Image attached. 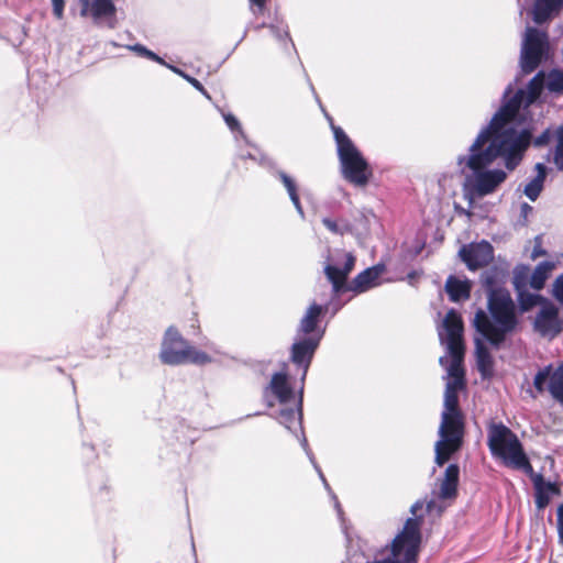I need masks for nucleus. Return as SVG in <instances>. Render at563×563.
<instances>
[{
	"mask_svg": "<svg viewBox=\"0 0 563 563\" xmlns=\"http://www.w3.org/2000/svg\"><path fill=\"white\" fill-rule=\"evenodd\" d=\"M517 75L509 82L498 110L484 125L467 153L460 155L456 164L463 176V199L473 207L477 199L493 195L522 163L532 141V129L525 123L530 119V106L547 88L543 70L537 73L525 87Z\"/></svg>",
	"mask_w": 563,
	"mask_h": 563,
	"instance_id": "f257e3e1",
	"label": "nucleus"
},
{
	"mask_svg": "<svg viewBox=\"0 0 563 563\" xmlns=\"http://www.w3.org/2000/svg\"><path fill=\"white\" fill-rule=\"evenodd\" d=\"M508 277V265H493L482 272L481 284L487 295V311L479 308L473 319V328L478 331L494 330L495 343L510 331H518L520 319L516 302L509 290L504 287Z\"/></svg>",
	"mask_w": 563,
	"mask_h": 563,
	"instance_id": "f03ea898",
	"label": "nucleus"
},
{
	"mask_svg": "<svg viewBox=\"0 0 563 563\" xmlns=\"http://www.w3.org/2000/svg\"><path fill=\"white\" fill-rule=\"evenodd\" d=\"M336 147L340 173L344 180L357 188H364L373 177V169L345 131L328 117Z\"/></svg>",
	"mask_w": 563,
	"mask_h": 563,
	"instance_id": "7ed1b4c3",
	"label": "nucleus"
},
{
	"mask_svg": "<svg viewBox=\"0 0 563 563\" xmlns=\"http://www.w3.org/2000/svg\"><path fill=\"white\" fill-rule=\"evenodd\" d=\"M158 357L163 364L169 366L206 365L212 362L208 353L195 349L174 325L168 327L163 335Z\"/></svg>",
	"mask_w": 563,
	"mask_h": 563,
	"instance_id": "20e7f679",
	"label": "nucleus"
},
{
	"mask_svg": "<svg viewBox=\"0 0 563 563\" xmlns=\"http://www.w3.org/2000/svg\"><path fill=\"white\" fill-rule=\"evenodd\" d=\"M438 434L434 462L438 466H443L463 446L465 422L462 411H442Z\"/></svg>",
	"mask_w": 563,
	"mask_h": 563,
	"instance_id": "39448f33",
	"label": "nucleus"
},
{
	"mask_svg": "<svg viewBox=\"0 0 563 563\" xmlns=\"http://www.w3.org/2000/svg\"><path fill=\"white\" fill-rule=\"evenodd\" d=\"M487 445L492 455L500 459L505 466L525 450L518 435L503 422L490 423L487 430Z\"/></svg>",
	"mask_w": 563,
	"mask_h": 563,
	"instance_id": "423d86ee",
	"label": "nucleus"
},
{
	"mask_svg": "<svg viewBox=\"0 0 563 563\" xmlns=\"http://www.w3.org/2000/svg\"><path fill=\"white\" fill-rule=\"evenodd\" d=\"M549 48L548 35L536 27H528L520 53V73L522 76L534 71Z\"/></svg>",
	"mask_w": 563,
	"mask_h": 563,
	"instance_id": "0eeeda50",
	"label": "nucleus"
},
{
	"mask_svg": "<svg viewBox=\"0 0 563 563\" xmlns=\"http://www.w3.org/2000/svg\"><path fill=\"white\" fill-rule=\"evenodd\" d=\"M463 320L459 311L450 309L439 330L441 344L445 345L451 363H462L464 357Z\"/></svg>",
	"mask_w": 563,
	"mask_h": 563,
	"instance_id": "6e6552de",
	"label": "nucleus"
},
{
	"mask_svg": "<svg viewBox=\"0 0 563 563\" xmlns=\"http://www.w3.org/2000/svg\"><path fill=\"white\" fill-rule=\"evenodd\" d=\"M475 330V336H474V345H475V358H476V367L477 371L481 374V377L483 379H489L493 377L494 374V358L490 354V351L487 346H492L494 350H500L508 336L512 335L517 331H510L506 334H504L503 339L498 341V343L493 342L495 341V331L494 330H483L478 331Z\"/></svg>",
	"mask_w": 563,
	"mask_h": 563,
	"instance_id": "1a4fd4ad",
	"label": "nucleus"
},
{
	"mask_svg": "<svg viewBox=\"0 0 563 563\" xmlns=\"http://www.w3.org/2000/svg\"><path fill=\"white\" fill-rule=\"evenodd\" d=\"M336 257L343 261V265H340L336 260L334 263H327L323 272L327 279L332 285V291L334 295H341L347 292L350 289V283L347 277L355 266V256L352 253L338 252Z\"/></svg>",
	"mask_w": 563,
	"mask_h": 563,
	"instance_id": "9d476101",
	"label": "nucleus"
},
{
	"mask_svg": "<svg viewBox=\"0 0 563 563\" xmlns=\"http://www.w3.org/2000/svg\"><path fill=\"white\" fill-rule=\"evenodd\" d=\"M80 15H90L97 26L113 30L118 26L114 0H80Z\"/></svg>",
	"mask_w": 563,
	"mask_h": 563,
	"instance_id": "9b49d317",
	"label": "nucleus"
},
{
	"mask_svg": "<svg viewBox=\"0 0 563 563\" xmlns=\"http://www.w3.org/2000/svg\"><path fill=\"white\" fill-rule=\"evenodd\" d=\"M533 330L543 338L553 339L563 331V320L559 308L548 300L538 311L533 320Z\"/></svg>",
	"mask_w": 563,
	"mask_h": 563,
	"instance_id": "f8f14e48",
	"label": "nucleus"
},
{
	"mask_svg": "<svg viewBox=\"0 0 563 563\" xmlns=\"http://www.w3.org/2000/svg\"><path fill=\"white\" fill-rule=\"evenodd\" d=\"M459 257L470 271L474 272L488 266L494 260V247L486 240L472 242L462 245L459 250Z\"/></svg>",
	"mask_w": 563,
	"mask_h": 563,
	"instance_id": "ddd939ff",
	"label": "nucleus"
},
{
	"mask_svg": "<svg viewBox=\"0 0 563 563\" xmlns=\"http://www.w3.org/2000/svg\"><path fill=\"white\" fill-rule=\"evenodd\" d=\"M321 342V335L316 336H300L296 340L290 347V361L297 367L302 368L301 380L303 382L312 362L314 353Z\"/></svg>",
	"mask_w": 563,
	"mask_h": 563,
	"instance_id": "4468645a",
	"label": "nucleus"
},
{
	"mask_svg": "<svg viewBox=\"0 0 563 563\" xmlns=\"http://www.w3.org/2000/svg\"><path fill=\"white\" fill-rule=\"evenodd\" d=\"M448 377L452 379L448 380L444 390V402L443 411H461L459 402V390L465 388V372L462 363H450L446 368Z\"/></svg>",
	"mask_w": 563,
	"mask_h": 563,
	"instance_id": "2eb2a0df",
	"label": "nucleus"
},
{
	"mask_svg": "<svg viewBox=\"0 0 563 563\" xmlns=\"http://www.w3.org/2000/svg\"><path fill=\"white\" fill-rule=\"evenodd\" d=\"M328 309L329 303L319 305L317 302H312L300 319L296 329V334L298 336H316L320 334L322 339L324 335V329H321L319 323L321 317L328 311Z\"/></svg>",
	"mask_w": 563,
	"mask_h": 563,
	"instance_id": "dca6fc26",
	"label": "nucleus"
},
{
	"mask_svg": "<svg viewBox=\"0 0 563 563\" xmlns=\"http://www.w3.org/2000/svg\"><path fill=\"white\" fill-rule=\"evenodd\" d=\"M386 266L383 263H378L371 267L365 268L358 273L350 283L349 291L355 294L366 292L380 285V275L385 272Z\"/></svg>",
	"mask_w": 563,
	"mask_h": 563,
	"instance_id": "f3484780",
	"label": "nucleus"
},
{
	"mask_svg": "<svg viewBox=\"0 0 563 563\" xmlns=\"http://www.w3.org/2000/svg\"><path fill=\"white\" fill-rule=\"evenodd\" d=\"M268 390L278 399L282 405H286L294 398V389L289 384L287 374L283 372H277L272 376L271 383L264 391L267 406L273 407L274 402L267 397Z\"/></svg>",
	"mask_w": 563,
	"mask_h": 563,
	"instance_id": "a211bd4d",
	"label": "nucleus"
},
{
	"mask_svg": "<svg viewBox=\"0 0 563 563\" xmlns=\"http://www.w3.org/2000/svg\"><path fill=\"white\" fill-rule=\"evenodd\" d=\"M302 401L303 385L299 389V397L296 401V408H282L278 415L274 417L291 433H296V431L301 430L302 428Z\"/></svg>",
	"mask_w": 563,
	"mask_h": 563,
	"instance_id": "6ab92c4d",
	"label": "nucleus"
},
{
	"mask_svg": "<svg viewBox=\"0 0 563 563\" xmlns=\"http://www.w3.org/2000/svg\"><path fill=\"white\" fill-rule=\"evenodd\" d=\"M563 9V0H534L532 20L542 24L559 14Z\"/></svg>",
	"mask_w": 563,
	"mask_h": 563,
	"instance_id": "aec40b11",
	"label": "nucleus"
},
{
	"mask_svg": "<svg viewBox=\"0 0 563 563\" xmlns=\"http://www.w3.org/2000/svg\"><path fill=\"white\" fill-rule=\"evenodd\" d=\"M534 503L538 509H544L552 495H559L560 488L554 482L545 481L543 475L534 478Z\"/></svg>",
	"mask_w": 563,
	"mask_h": 563,
	"instance_id": "412c9836",
	"label": "nucleus"
},
{
	"mask_svg": "<svg viewBox=\"0 0 563 563\" xmlns=\"http://www.w3.org/2000/svg\"><path fill=\"white\" fill-rule=\"evenodd\" d=\"M445 291L453 302L466 300L471 296L472 283L467 278L461 280L454 275H450L445 282Z\"/></svg>",
	"mask_w": 563,
	"mask_h": 563,
	"instance_id": "4be33fe9",
	"label": "nucleus"
},
{
	"mask_svg": "<svg viewBox=\"0 0 563 563\" xmlns=\"http://www.w3.org/2000/svg\"><path fill=\"white\" fill-rule=\"evenodd\" d=\"M460 481V466L456 463L448 465L444 472V477L441 482L440 497L443 499H451L457 494V485Z\"/></svg>",
	"mask_w": 563,
	"mask_h": 563,
	"instance_id": "5701e85b",
	"label": "nucleus"
},
{
	"mask_svg": "<svg viewBox=\"0 0 563 563\" xmlns=\"http://www.w3.org/2000/svg\"><path fill=\"white\" fill-rule=\"evenodd\" d=\"M517 295V316L531 311L534 307L544 305L549 299L538 292H530L528 289L516 292Z\"/></svg>",
	"mask_w": 563,
	"mask_h": 563,
	"instance_id": "b1692460",
	"label": "nucleus"
},
{
	"mask_svg": "<svg viewBox=\"0 0 563 563\" xmlns=\"http://www.w3.org/2000/svg\"><path fill=\"white\" fill-rule=\"evenodd\" d=\"M554 268V263L551 261L540 262L533 272H530V287L536 291H540L545 286L548 278L552 269Z\"/></svg>",
	"mask_w": 563,
	"mask_h": 563,
	"instance_id": "393cba45",
	"label": "nucleus"
},
{
	"mask_svg": "<svg viewBox=\"0 0 563 563\" xmlns=\"http://www.w3.org/2000/svg\"><path fill=\"white\" fill-rule=\"evenodd\" d=\"M267 29L282 47L287 49L289 44L291 48L295 49V44L289 34L288 24L284 20L276 19L275 22H271L267 25Z\"/></svg>",
	"mask_w": 563,
	"mask_h": 563,
	"instance_id": "a878e982",
	"label": "nucleus"
},
{
	"mask_svg": "<svg viewBox=\"0 0 563 563\" xmlns=\"http://www.w3.org/2000/svg\"><path fill=\"white\" fill-rule=\"evenodd\" d=\"M548 391L560 405L563 406V367L559 365L550 377Z\"/></svg>",
	"mask_w": 563,
	"mask_h": 563,
	"instance_id": "bb28decb",
	"label": "nucleus"
},
{
	"mask_svg": "<svg viewBox=\"0 0 563 563\" xmlns=\"http://www.w3.org/2000/svg\"><path fill=\"white\" fill-rule=\"evenodd\" d=\"M512 285L515 291L526 290L530 286V266L518 264L512 269Z\"/></svg>",
	"mask_w": 563,
	"mask_h": 563,
	"instance_id": "cd10ccee",
	"label": "nucleus"
},
{
	"mask_svg": "<svg viewBox=\"0 0 563 563\" xmlns=\"http://www.w3.org/2000/svg\"><path fill=\"white\" fill-rule=\"evenodd\" d=\"M507 466L522 471L532 479L533 483L537 476L542 475L541 473H536L533 471V467L525 450H522L518 455L514 456V459H511V461L508 462Z\"/></svg>",
	"mask_w": 563,
	"mask_h": 563,
	"instance_id": "c85d7f7f",
	"label": "nucleus"
},
{
	"mask_svg": "<svg viewBox=\"0 0 563 563\" xmlns=\"http://www.w3.org/2000/svg\"><path fill=\"white\" fill-rule=\"evenodd\" d=\"M223 119L231 132L234 133V139L238 143H240V140H242L246 144H250L247 136L245 135L242 125L235 115L232 113H223Z\"/></svg>",
	"mask_w": 563,
	"mask_h": 563,
	"instance_id": "c756f323",
	"label": "nucleus"
},
{
	"mask_svg": "<svg viewBox=\"0 0 563 563\" xmlns=\"http://www.w3.org/2000/svg\"><path fill=\"white\" fill-rule=\"evenodd\" d=\"M545 77L548 90L563 95V70L554 68Z\"/></svg>",
	"mask_w": 563,
	"mask_h": 563,
	"instance_id": "7c9ffc66",
	"label": "nucleus"
},
{
	"mask_svg": "<svg viewBox=\"0 0 563 563\" xmlns=\"http://www.w3.org/2000/svg\"><path fill=\"white\" fill-rule=\"evenodd\" d=\"M323 225L333 234L343 235L352 232V224L345 220H333L331 218L322 219Z\"/></svg>",
	"mask_w": 563,
	"mask_h": 563,
	"instance_id": "2f4dec72",
	"label": "nucleus"
},
{
	"mask_svg": "<svg viewBox=\"0 0 563 563\" xmlns=\"http://www.w3.org/2000/svg\"><path fill=\"white\" fill-rule=\"evenodd\" d=\"M552 375V365H547L542 369L538 371L533 378V386L539 394L544 393L548 389V383Z\"/></svg>",
	"mask_w": 563,
	"mask_h": 563,
	"instance_id": "473e14b6",
	"label": "nucleus"
},
{
	"mask_svg": "<svg viewBox=\"0 0 563 563\" xmlns=\"http://www.w3.org/2000/svg\"><path fill=\"white\" fill-rule=\"evenodd\" d=\"M274 177L278 178L283 183L285 189L288 192L289 199L299 195L295 179L290 177L287 173L280 169H276L274 172Z\"/></svg>",
	"mask_w": 563,
	"mask_h": 563,
	"instance_id": "72a5a7b5",
	"label": "nucleus"
},
{
	"mask_svg": "<svg viewBox=\"0 0 563 563\" xmlns=\"http://www.w3.org/2000/svg\"><path fill=\"white\" fill-rule=\"evenodd\" d=\"M543 186L544 180L534 177L525 186L523 192L529 200L536 201L539 198Z\"/></svg>",
	"mask_w": 563,
	"mask_h": 563,
	"instance_id": "f704fd0d",
	"label": "nucleus"
},
{
	"mask_svg": "<svg viewBox=\"0 0 563 563\" xmlns=\"http://www.w3.org/2000/svg\"><path fill=\"white\" fill-rule=\"evenodd\" d=\"M525 125L530 126L533 130L531 124H527V122H526ZM552 137H553V132L551 131L550 128H548L539 136H537V137L532 136L530 146L533 145L534 147H538V148L547 146L550 143Z\"/></svg>",
	"mask_w": 563,
	"mask_h": 563,
	"instance_id": "c9c22d12",
	"label": "nucleus"
},
{
	"mask_svg": "<svg viewBox=\"0 0 563 563\" xmlns=\"http://www.w3.org/2000/svg\"><path fill=\"white\" fill-rule=\"evenodd\" d=\"M252 147L257 152V161L255 162L258 163L261 166L267 168L274 176V172L277 169L276 162L273 158L268 157L266 154L262 153L257 148V146L252 145Z\"/></svg>",
	"mask_w": 563,
	"mask_h": 563,
	"instance_id": "e433bc0d",
	"label": "nucleus"
},
{
	"mask_svg": "<svg viewBox=\"0 0 563 563\" xmlns=\"http://www.w3.org/2000/svg\"><path fill=\"white\" fill-rule=\"evenodd\" d=\"M424 504H426V501L422 499H418L417 501H415L410 507V512H411L412 517L408 518V519H417V521L419 522L418 523L419 532H421V527H422L424 517H423V515H418V511L423 508Z\"/></svg>",
	"mask_w": 563,
	"mask_h": 563,
	"instance_id": "4c0bfd02",
	"label": "nucleus"
},
{
	"mask_svg": "<svg viewBox=\"0 0 563 563\" xmlns=\"http://www.w3.org/2000/svg\"><path fill=\"white\" fill-rule=\"evenodd\" d=\"M250 11L254 16L264 15L267 8V0H249Z\"/></svg>",
	"mask_w": 563,
	"mask_h": 563,
	"instance_id": "58836bf2",
	"label": "nucleus"
},
{
	"mask_svg": "<svg viewBox=\"0 0 563 563\" xmlns=\"http://www.w3.org/2000/svg\"><path fill=\"white\" fill-rule=\"evenodd\" d=\"M184 79L189 82L195 89H197L205 98H207L208 100H211V96L209 95V92L206 90V88L202 86V84L196 79L195 77L192 76H184Z\"/></svg>",
	"mask_w": 563,
	"mask_h": 563,
	"instance_id": "ea45409f",
	"label": "nucleus"
},
{
	"mask_svg": "<svg viewBox=\"0 0 563 563\" xmlns=\"http://www.w3.org/2000/svg\"><path fill=\"white\" fill-rule=\"evenodd\" d=\"M324 488L327 489V492L329 493V495L331 496V498L333 499L334 501V508L336 510V514H338V517L340 518V520L343 521V510H342V507L338 500V497L335 496V494L332 492L329 483L327 482L325 478H323V482H322Z\"/></svg>",
	"mask_w": 563,
	"mask_h": 563,
	"instance_id": "a19ab883",
	"label": "nucleus"
},
{
	"mask_svg": "<svg viewBox=\"0 0 563 563\" xmlns=\"http://www.w3.org/2000/svg\"><path fill=\"white\" fill-rule=\"evenodd\" d=\"M553 296L558 301L563 302V274L558 276L553 284Z\"/></svg>",
	"mask_w": 563,
	"mask_h": 563,
	"instance_id": "79ce46f5",
	"label": "nucleus"
},
{
	"mask_svg": "<svg viewBox=\"0 0 563 563\" xmlns=\"http://www.w3.org/2000/svg\"><path fill=\"white\" fill-rule=\"evenodd\" d=\"M53 14L60 20L64 16L65 0H52Z\"/></svg>",
	"mask_w": 563,
	"mask_h": 563,
	"instance_id": "37998d69",
	"label": "nucleus"
},
{
	"mask_svg": "<svg viewBox=\"0 0 563 563\" xmlns=\"http://www.w3.org/2000/svg\"><path fill=\"white\" fill-rule=\"evenodd\" d=\"M300 442V445L301 448L303 449L305 452H307L308 450H310L309 448V444H308V440L305 435V432H303V427L301 428V430H298L296 431V433H292Z\"/></svg>",
	"mask_w": 563,
	"mask_h": 563,
	"instance_id": "c03bdc74",
	"label": "nucleus"
},
{
	"mask_svg": "<svg viewBox=\"0 0 563 563\" xmlns=\"http://www.w3.org/2000/svg\"><path fill=\"white\" fill-rule=\"evenodd\" d=\"M534 169L537 172L536 178H539L541 180L545 181L547 174H548V167L543 163H537L534 166Z\"/></svg>",
	"mask_w": 563,
	"mask_h": 563,
	"instance_id": "a18cd8bd",
	"label": "nucleus"
},
{
	"mask_svg": "<svg viewBox=\"0 0 563 563\" xmlns=\"http://www.w3.org/2000/svg\"><path fill=\"white\" fill-rule=\"evenodd\" d=\"M143 57L147 58L150 60H153L155 63H158L161 65L165 64V60L161 56H158L155 52L148 49L147 47L145 49Z\"/></svg>",
	"mask_w": 563,
	"mask_h": 563,
	"instance_id": "49530a36",
	"label": "nucleus"
},
{
	"mask_svg": "<svg viewBox=\"0 0 563 563\" xmlns=\"http://www.w3.org/2000/svg\"><path fill=\"white\" fill-rule=\"evenodd\" d=\"M238 158L241 161L251 159V161L255 162V161H257V152L255 150L253 152L252 151H247V152L240 151L238 154Z\"/></svg>",
	"mask_w": 563,
	"mask_h": 563,
	"instance_id": "de8ad7c7",
	"label": "nucleus"
},
{
	"mask_svg": "<svg viewBox=\"0 0 563 563\" xmlns=\"http://www.w3.org/2000/svg\"><path fill=\"white\" fill-rule=\"evenodd\" d=\"M290 201L292 202L297 213L300 216L301 219H305V211H303V208L301 206V202H300V197L299 195L290 198Z\"/></svg>",
	"mask_w": 563,
	"mask_h": 563,
	"instance_id": "09e8293b",
	"label": "nucleus"
},
{
	"mask_svg": "<svg viewBox=\"0 0 563 563\" xmlns=\"http://www.w3.org/2000/svg\"><path fill=\"white\" fill-rule=\"evenodd\" d=\"M128 49L136 53L139 56L143 57L144 53H145V49H146V46L140 44V43H136V44H133V45H128L126 46Z\"/></svg>",
	"mask_w": 563,
	"mask_h": 563,
	"instance_id": "8fccbe9b",
	"label": "nucleus"
},
{
	"mask_svg": "<svg viewBox=\"0 0 563 563\" xmlns=\"http://www.w3.org/2000/svg\"><path fill=\"white\" fill-rule=\"evenodd\" d=\"M533 211V208L527 203L522 202L520 206V217L525 220H527L528 216Z\"/></svg>",
	"mask_w": 563,
	"mask_h": 563,
	"instance_id": "3c124183",
	"label": "nucleus"
},
{
	"mask_svg": "<svg viewBox=\"0 0 563 563\" xmlns=\"http://www.w3.org/2000/svg\"><path fill=\"white\" fill-rule=\"evenodd\" d=\"M553 161L558 169L563 172V152L561 153L560 156L559 147H555Z\"/></svg>",
	"mask_w": 563,
	"mask_h": 563,
	"instance_id": "603ef678",
	"label": "nucleus"
},
{
	"mask_svg": "<svg viewBox=\"0 0 563 563\" xmlns=\"http://www.w3.org/2000/svg\"><path fill=\"white\" fill-rule=\"evenodd\" d=\"M563 532V503L558 508V534Z\"/></svg>",
	"mask_w": 563,
	"mask_h": 563,
	"instance_id": "864d4df0",
	"label": "nucleus"
},
{
	"mask_svg": "<svg viewBox=\"0 0 563 563\" xmlns=\"http://www.w3.org/2000/svg\"><path fill=\"white\" fill-rule=\"evenodd\" d=\"M369 218H375V214L372 211L360 212V221L364 222V225L368 223Z\"/></svg>",
	"mask_w": 563,
	"mask_h": 563,
	"instance_id": "5fc2aeb1",
	"label": "nucleus"
},
{
	"mask_svg": "<svg viewBox=\"0 0 563 563\" xmlns=\"http://www.w3.org/2000/svg\"><path fill=\"white\" fill-rule=\"evenodd\" d=\"M164 66H166L168 69H170L173 73L179 75L181 78H184V76H189L187 73H185L184 70H181L180 68L174 66V65H170L168 63L165 62V64H163Z\"/></svg>",
	"mask_w": 563,
	"mask_h": 563,
	"instance_id": "6e6d98bb",
	"label": "nucleus"
},
{
	"mask_svg": "<svg viewBox=\"0 0 563 563\" xmlns=\"http://www.w3.org/2000/svg\"><path fill=\"white\" fill-rule=\"evenodd\" d=\"M560 154L563 152V125H561L558 130V144Z\"/></svg>",
	"mask_w": 563,
	"mask_h": 563,
	"instance_id": "4d7b16f0",
	"label": "nucleus"
},
{
	"mask_svg": "<svg viewBox=\"0 0 563 563\" xmlns=\"http://www.w3.org/2000/svg\"><path fill=\"white\" fill-rule=\"evenodd\" d=\"M307 457L309 459L310 463L312 464L313 468L316 471H319V464L316 461L314 454L312 453L311 449L305 452Z\"/></svg>",
	"mask_w": 563,
	"mask_h": 563,
	"instance_id": "13d9d810",
	"label": "nucleus"
},
{
	"mask_svg": "<svg viewBox=\"0 0 563 563\" xmlns=\"http://www.w3.org/2000/svg\"><path fill=\"white\" fill-rule=\"evenodd\" d=\"M545 250H543L541 246H534L531 253L532 258H537L538 256L544 255Z\"/></svg>",
	"mask_w": 563,
	"mask_h": 563,
	"instance_id": "bf43d9fd",
	"label": "nucleus"
},
{
	"mask_svg": "<svg viewBox=\"0 0 563 563\" xmlns=\"http://www.w3.org/2000/svg\"><path fill=\"white\" fill-rule=\"evenodd\" d=\"M251 29V24H247L243 34H241V38L238 41L235 46L233 47V51L240 45V43L246 37L249 30Z\"/></svg>",
	"mask_w": 563,
	"mask_h": 563,
	"instance_id": "052dcab7",
	"label": "nucleus"
},
{
	"mask_svg": "<svg viewBox=\"0 0 563 563\" xmlns=\"http://www.w3.org/2000/svg\"><path fill=\"white\" fill-rule=\"evenodd\" d=\"M251 24V27L255 31H260L261 29H264V27H267V25L269 23H266V22H262V23H257V24H253V23H250Z\"/></svg>",
	"mask_w": 563,
	"mask_h": 563,
	"instance_id": "680f3d73",
	"label": "nucleus"
},
{
	"mask_svg": "<svg viewBox=\"0 0 563 563\" xmlns=\"http://www.w3.org/2000/svg\"><path fill=\"white\" fill-rule=\"evenodd\" d=\"M418 276L419 273L417 271H411L408 273L407 279L409 280V283H412V280H415Z\"/></svg>",
	"mask_w": 563,
	"mask_h": 563,
	"instance_id": "e2e57ef3",
	"label": "nucleus"
},
{
	"mask_svg": "<svg viewBox=\"0 0 563 563\" xmlns=\"http://www.w3.org/2000/svg\"><path fill=\"white\" fill-rule=\"evenodd\" d=\"M427 511L430 512L434 506V501L433 500H429L427 504Z\"/></svg>",
	"mask_w": 563,
	"mask_h": 563,
	"instance_id": "0e129e2a",
	"label": "nucleus"
},
{
	"mask_svg": "<svg viewBox=\"0 0 563 563\" xmlns=\"http://www.w3.org/2000/svg\"><path fill=\"white\" fill-rule=\"evenodd\" d=\"M439 363H440V365L444 366L446 364V356H441L439 358Z\"/></svg>",
	"mask_w": 563,
	"mask_h": 563,
	"instance_id": "69168bd1",
	"label": "nucleus"
},
{
	"mask_svg": "<svg viewBox=\"0 0 563 563\" xmlns=\"http://www.w3.org/2000/svg\"><path fill=\"white\" fill-rule=\"evenodd\" d=\"M316 472L318 473L319 478L321 479V482H323V478H325V477H324V475H323V473L321 471V467L319 466V471H316Z\"/></svg>",
	"mask_w": 563,
	"mask_h": 563,
	"instance_id": "338daca9",
	"label": "nucleus"
},
{
	"mask_svg": "<svg viewBox=\"0 0 563 563\" xmlns=\"http://www.w3.org/2000/svg\"><path fill=\"white\" fill-rule=\"evenodd\" d=\"M261 415H263V412L257 411V412H255V413H250V415H247L246 417H247V418H250V417L261 416Z\"/></svg>",
	"mask_w": 563,
	"mask_h": 563,
	"instance_id": "774afa93",
	"label": "nucleus"
}]
</instances>
